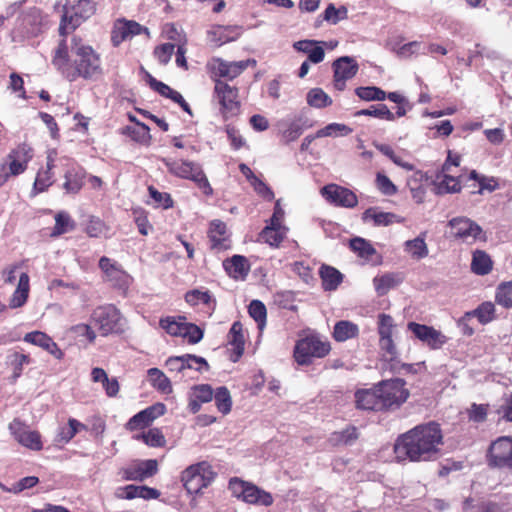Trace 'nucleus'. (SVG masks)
<instances>
[{"label":"nucleus","mask_w":512,"mask_h":512,"mask_svg":"<svg viewBox=\"0 0 512 512\" xmlns=\"http://www.w3.org/2000/svg\"><path fill=\"white\" fill-rule=\"evenodd\" d=\"M55 69L69 82L96 81L104 75L101 55L78 36L60 38L51 59Z\"/></svg>","instance_id":"nucleus-1"},{"label":"nucleus","mask_w":512,"mask_h":512,"mask_svg":"<svg viewBox=\"0 0 512 512\" xmlns=\"http://www.w3.org/2000/svg\"><path fill=\"white\" fill-rule=\"evenodd\" d=\"M442 444L440 425L429 422L417 425L400 435L394 444V453L399 461H431L438 457Z\"/></svg>","instance_id":"nucleus-2"},{"label":"nucleus","mask_w":512,"mask_h":512,"mask_svg":"<svg viewBox=\"0 0 512 512\" xmlns=\"http://www.w3.org/2000/svg\"><path fill=\"white\" fill-rule=\"evenodd\" d=\"M96 12L95 0H78L71 6H64L58 33L60 38L68 39L83 22L92 17Z\"/></svg>","instance_id":"nucleus-3"},{"label":"nucleus","mask_w":512,"mask_h":512,"mask_svg":"<svg viewBox=\"0 0 512 512\" xmlns=\"http://www.w3.org/2000/svg\"><path fill=\"white\" fill-rule=\"evenodd\" d=\"M162 161L170 174L193 181L206 196L213 194V188L199 163L175 159H163Z\"/></svg>","instance_id":"nucleus-4"},{"label":"nucleus","mask_w":512,"mask_h":512,"mask_svg":"<svg viewBox=\"0 0 512 512\" xmlns=\"http://www.w3.org/2000/svg\"><path fill=\"white\" fill-rule=\"evenodd\" d=\"M490 469L512 473V436H499L493 440L485 453Z\"/></svg>","instance_id":"nucleus-5"},{"label":"nucleus","mask_w":512,"mask_h":512,"mask_svg":"<svg viewBox=\"0 0 512 512\" xmlns=\"http://www.w3.org/2000/svg\"><path fill=\"white\" fill-rule=\"evenodd\" d=\"M216 473L207 461L188 466L181 473V481L189 494H198L215 479Z\"/></svg>","instance_id":"nucleus-6"},{"label":"nucleus","mask_w":512,"mask_h":512,"mask_svg":"<svg viewBox=\"0 0 512 512\" xmlns=\"http://www.w3.org/2000/svg\"><path fill=\"white\" fill-rule=\"evenodd\" d=\"M228 488L234 497L247 504L268 507L274 502L270 492L237 477L230 479Z\"/></svg>","instance_id":"nucleus-7"},{"label":"nucleus","mask_w":512,"mask_h":512,"mask_svg":"<svg viewBox=\"0 0 512 512\" xmlns=\"http://www.w3.org/2000/svg\"><path fill=\"white\" fill-rule=\"evenodd\" d=\"M330 351L329 341H324L315 335H309L296 342L293 357L299 365H310L313 358H324Z\"/></svg>","instance_id":"nucleus-8"},{"label":"nucleus","mask_w":512,"mask_h":512,"mask_svg":"<svg viewBox=\"0 0 512 512\" xmlns=\"http://www.w3.org/2000/svg\"><path fill=\"white\" fill-rule=\"evenodd\" d=\"M214 95L220 105V113L224 120L240 114L241 102L238 87L229 85L226 81L217 80L214 85Z\"/></svg>","instance_id":"nucleus-9"},{"label":"nucleus","mask_w":512,"mask_h":512,"mask_svg":"<svg viewBox=\"0 0 512 512\" xmlns=\"http://www.w3.org/2000/svg\"><path fill=\"white\" fill-rule=\"evenodd\" d=\"M380 392L384 411L398 409L410 396L406 382L401 378L380 381Z\"/></svg>","instance_id":"nucleus-10"},{"label":"nucleus","mask_w":512,"mask_h":512,"mask_svg":"<svg viewBox=\"0 0 512 512\" xmlns=\"http://www.w3.org/2000/svg\"><path fill=\"white\" fill-rule=\"evenodd\" d=\"M91 321L97 327L101 336L117 334L123 331L121 314L114 305H103L93 310Z\"/></svg>","instance_id":"nucleus-11"},{"label":"nucleus","mask_w":512,"mask_h":512,"mask_svg":"<svg viewBox=\"0 0 512 512\" xmlns=\"http://www.w3.org/2000/svg\"><path fill=\"white\" fill-rule=\"evenodd\" d=\"M448 226L452 229V235L465 243L473 244L477 241H487L486 233L481 226L467 217H454L449 220Z\"/></svg>","instance_id":"nucleus-12"},{"label":"nucleus","mask_w":512,"mask_h":512,"mask_svg":"<svg viewBox=\"0 0 512 512\" xmlns=\"http://www.w3.org/2000/svg\"><path fill=\"white\" fill-rule=\"evenodd\" d=\"M98 266L104 274V281L122 293H126L132 283V277L120 264L107 256H102Z\"/></svg>","instance_id":"nucleus-13"},{"label":"nucleus","mask_w":512,"mask_h":512,"mask_svg":"<svg viewBox=\"0 0 512 512\" xmlns=\"http://www.w3.org/2000/svg\"><path fill=\"white\" fill-rule=\"evenodd\" d=\"M251 63H255L254 60H241V61H225L221 58H214L208 64L210 77L214 81L222 80V78L232 81L240 76Z\"/></svg>","instance_id":"nucleus-14"},{"label":"nucleus","mask_w":512,"mask_h":512,"mask_svg":"<svg viewBox=\"0 0 512 512\" xmlns=\"http://www.w3.org/2000/svg\"><path fill=\"white\" fill-rule=\"evenodd\" d=\"M158 472V461L156 459L134 460L118 470L122 481L142 482L147 478L156 475Z\"/></svg>","instance_id":"nucleus-15"},{"label":"nucleus","mask_w":512,"mask_h":512,"mask_svg":"<svg viewBox=\"0 0 512 512\" xmlns=\"http://www.w3.org/2000/svg\"><path fill=\"white\" fill-rule=\"evenodd\" d=\"M140 34L150 37L149 29L140 23L125 18L117 19L111 30V43L114 47H118L124 41Z\"/></svg>","instance_id":"nucleus-16"},{"label":"nucleus","mask_w":512,"mask_h":512,"mask_svg":"<svg viewBox=\"0 0 512 512\" xmlns=\"http://www.w3.org/2000/svg\"><path fill=\"white\" fill-rule=\"evenodd\" d=\"M332 68L333 86L337 91H343L346 88V82L358 73L359 65L354 58L342 56L332 63Z\"/></svg>","instance_id":"nucleus-17"},{"label":"nucleus","mask_w":512,"mask_h":512,"mask_svg":"<svg viewBox=\"0 0 512 512\" xmlns=\"http://www.w3.org/2000/svg\"><path fill=\"white\" fill-rule=\"evenodd\" d=\"M407 329L413 333L416 339L427 345L432 350L442 348L447 342V337L432 326L419 324L417 322H408Z\"/></svg>","instance_id":"nucleus-18"},{"label":"nucleus","mask_w":512,"mask_h":512,"mask_svg":"<svg viewBox=\"0 0 512 512\" xmlns=\"http://www.w3.org/2000/svg\"><path fill=\"white\" fill-rule=\"evenodd\" d=\"M9 430L14 439L22 446L33 451L42 450L43 443L40 433L36 430H30L21 420L14 419L9 424Z\"/></svg>","instance_id":"nucleus-19"},{"label":"nucleus","mask_w":512,"mask_h":512,"mask_svg":"<svg viewBox=\"0 0 512 512\" xmlns=\"http://www.w3.org/2000/svg\"><path fill=\"white\" fill-rule=\"evenodd\" d=\"M322 196L335 206L353 208L358 204V198L350 189L337 184H328L321 189Z\"/></svg>","instance_id":"nucleus-20"},{"label":"nucleus","mask_w":512,"mask_h":512,"mask_svg":"<svg viewBox=\"0 0 512 512\" xmlns=\"http://www.w3.org/2000/svg\"><path fill=\"white\" fill-rule=\"evenodd\" d=\"M165 413V405L157 403L132 416L125 424L128 431L142 430L151 425V423L159 416Z\"/></svg>","instance_id":"nucleus-21"},{"label":"nucleus","mask_w":512,"mask_h":512,"mask_svg":"<svg viewBox=\"0 0 512 512\" xmlns=\"http://www.w3.org/2000/svg\"><path fill=\"white\" fill-rule=\"evenodd\" d=\"M207 236L210 242V249L213 251H225L231 248V239L227 225L219 220H212L209 224Z\"/></svg>","instance_id":"nucleus-22"},{"label":"nucleus","mask_w":512,"mask_h":512,"mask_svg":"<svg viewBox=\"0 0 512 512\" xmlns=\"http://www.w3.org/2000/svg\"><path fill=\"white\" fill-rule=\"evenodd\" d=\"M380 394V382L371 388L358 389L354 394L356 408L360 410L384 411Z\"/></svg>","instance_id":"nucleus-23"},{"label":"nucleus","mask_w":512,"mask_h":512,"mask_svg":"<svg viewBox=\"0 0 512 512\" xmlns=\"http://www.w3.org/2000/svg\"><path fill=\"white\" fill-rule=\"evenodd\" d=\"M56 151H50L47 155L46 167L41 168L35 178L33 184L34 194L42 193L46 191L54 182L53 180V168L56 166Z\"/></svg>","instance_id":"nucleus-24"},{"label":"nucleus","mask_w":512,"mask_h":512,"mask_svg":"<svg viewBox=\"0 0 512 512\" xmlns=\"http://www.w3.org/2000/svg\"><path fill=\"white\" fill-rule=\"evenodd\" d=\"M242 34V27L238 25H215L208 31L209 40L216 46L237 40Z\"/></svg>","instance_id":"nucleus-25"},{"label":"nucleus","mask_w":512,"mask_h":512,"mask_svg":"<svg viewBox=\"0 0 512 512\" xmlns=\"http://www.w3.org/2000/svg\"><path fill=\"white\" fill-rule=\"evenodd\" d=\"M432 185L436 195L459 193L462 188L458 177L451 175L450 172H444L443 169L436 174Z\"/></svg>","instance_id":"nucleus-26"},{"label":"nucleus","mask_w":512,"mask_h":512,"mask_svg":"<svg viewBox=\"0 0 512 512\" xmlns=\"http://www.w3.org/2000/svg\"><path fill=\"white\" fill-rule=\"evenodd\" d=\"M148 84L152 90L159 93L161 96L171 99L173 102L179 104V106L188 114H192L190 105L185 101L183 96L176 90L172 89L167 84L157 80L152 75L147 74Z\"/></svg>","instance_id":"nucleus-27"},{"label":"nucleus","mask_w":512,"mask_h":512,"mask_svg":"<svg viewBox=\"0 0 512 512\" xmlns=\"http://www.w3.org/2000/svg\"><path fill=\"white\" fill-rule=\"evenodd\" d=\"M115 495L119 499L132 500L135 498H142L145 500H151L158 499L161 493L159 490L148 486H136L129 484L118 488Z\"/></svg>","instance_id":"nucleus-28"},{"label":"nucleus","mask_w":512,"mask_h":512,"mask_svg":"<svg viewBox=\"0 0 512 512\" xmlns=\"http://www.w3.org/2000/svg\"><path fill=\"white\" fill-rule=\"evenodd\" d=\"M228 344L230 348V360L237 362L244 353L245 339L241 322L235 321L228 333Z\"/></svg>","instance_id":"nucleus-29"},{"label":"nucleus","mask_w":512,"mask_h":512,"mask_svg":"<svg viewBox=\"0 0 512 512\" xmlns=\"http://www.w3.org/2000/svg\"><path fill=\"white\" fill-rule=\"evenodd\" d=\"M320 44L327 45L326 42L316 40H299L293 44V48L298 52L308 55V61L314 64L322 62L325 58V51Z\"/></svg>","instance_id":"nucleus-30"},{"label":"nucleus","mask_w":512,"mask_h":512,"mask_svg":"<svg viewBox=\"0 0 512 512\" xmlns=\"http://www.w3.org/2000/svg\"><path fill=\"white\" fill-rule=\"evenodd\" d=\"M223 267L227 274L234 279H245L250 271V264L242 255H233L224 260Z\"/></svg>","instance_id":"nucleus-31"},{"label":"nucleus","mask_w":512,"mask_h":512,"mask_svg":"<svg viewBox=\"0 0 512 512\" xmlns=\"http://www.w3.org/2000/svg\"><path fill=\"white\" fill-rule=\"evenodd\" d=\"M86 172L82 168L70 166L64 175L63 189L68 194H77L84 185Z\"/></svg>","instance_id":"nucleus-32"},{"label":"nucleus","mask_w":512,"mask_h":512,"mask_svg":"<svg viewBox=\"0 0 512 512\" xmlns=\"http://www.w3.org/2000/svg\"><path fill=\"white\" fill-rule=\"evenodd\" d=\"M188 408L192 413H197L203 403H208L213 399V389L209 384H201L193 387Z\"/></svg>","instance_id":"nucleus-33"},{"label":"nucleus","mask_w":512,"mask_h":512,"mask_svg":"<svg viewBox=\"0 0 512 512\" xmlns=\"http://www.w3.org/2000/svg\"><path fill=\"white\" fill-rule=\"evenodd\" d=\"M322 288L325 291H334L343 281V274L333 266L322 264L319 269Z\"/></svg>","instance_id":"nucleus-34"},{"label":"nucleus","mask_w":512,"mask_h":512,"mask_svg":"<svg viewBox=\"0 0 512 512\" xmlns=\"http://www.w3.org/2000/svg\"><path fill=\"white\" fill-rule=\"evenodd\" d=\"M31 362L28 354L10 350L7 355V365L12 369L11 381L14 383L22 375L24 365Z\"/></svg>","instance_id":"nucleus-35"},{"label":"nucleus","mask_w":512,"mask_h":512,"mask_svg":"<svg viewBox=\"0 0 512 512\" xmlns=\"http://www.w3.org/2000/svg\"><path fill=\"white\" fill-rule=\"evenodd\" d=\"M130 119L135 121L136 125L126 126L123 129V134L141 145H149L151 140L149 127L146 124L137 121L133 116H131Z\"/></svg>","instance_id":"nucleus-36"},{"label":"nucleus","mask_w":512,"mask_h":512,"mask_svg":"<svg viewBox=\"0 0 512 512\" xmlns=\"http://www.w3.org/2000/svg\"><path fill=\"white\" fill-rule=\"evenodd\" d=\"M359 335V327L357 324L348 321H338L333 328L332 336L337 342H344L350 339H354Z\"/></svg>","instance_id":"nucleus-37"},{"label":"nucleus","mask_w":512,"mask_h":512,"mask_svg":"<svg viewBox=\"0 0 512 512\" xmlns=\"http://www.w3.org/2000/svg\"><path fill=\"white\" fill-rule=\"evenodd\" d=\"M493 268V261L484 250H475L472 254L471 270L476 275L484 276L489 274Z\"/></svg>","instance_id":"nucleus-38"},{"label":"nucleus","mask_w":512,"mask_h":512,"mask_svg":"<svg viewBox=\"0 0 512 512\" xmlns=\"http://www.w3.org/2000/svg\"><path fill=\"white\" fill-rule=\"evenodd\" d=\"M27 167L15 158H5L0 164V187H2L12 176H18L26 171Z\"/></svg>","instance_id":"nucleus-39"},{"label":"nucleus","mask_w":512,"mask_h":512,"mask_svg":"<svg viewBox=\"0 0 512 512\" xmlns=\"http://www.w3.org/2000/svg\"><path fill=\"white\" fill-rule=\"evenodd\" d=\"M185 316H166L159 320V326L170 336L183 337L184 328L186 326Z\"/></svg>","instance_id":"nucleus-40"},{"label":"nucleus","mask_w":512,"mask_h":512,"mask_svg":"<svg viewBox=\"0 0 512 512\" xmlns=\"http://www.w3.org/2000/svg\"><path fill=\"white\" fill-rule=\"evenodd\" d=\"M288 228L285 226L267 225L260 233V238L271 247H279L286 237Z\"/></svg>","instance_id":"nucleus-41"},{"label":"nucleus","mask_w":512,"mask_h":512,"mask_svg":"<svg viewBox=\"0 0 512 512\" xmlns=\"http://www.w3.org/2000/svg\"><path fill=\"white\" fill-rule=\"evenodd\" d=\"M29 290V275L27 273H22L19 277L18 286L10 300V307L18 308L23 306L28 299Z\"/></svg>","instance_id":"nucleus-42"},{"label":"nucleus","mask_w":512,"mask_h":512,"mask_svg":"<svg viewBox=\"0 0 512 512\" xmlns=\"http://www.w3.org/2000/svg\"><path fill=\"white\" fill-rule=\"evenodd\" d=\"M55 224L51 232L52 237H59L75 229L76 223L69 213L65 211L58 212L55 217Z\"/></svg>","instance_id":"nucleus-43"},{"label":"nucleus","mask_w":512,"mask_h":512,"mask_svg":"<svg viewBox=\"0 0 512 512\" xmlns=\"http://www.w3.org/2000/svg\"><path fill=\"white\" fill-rule=\"evenodd\" d=\"M137 441H143L147 446L162 448L166 445V439L159 428H151L146 432L133 436Z\"/></svg>","instance_id":"nucleus-44"},{"label":"nucleus","mask_w":512,"mask_h":512,"mask_svg":"<svg viewBox=\"0 0 512 512\" xmlns=\"http://www.w3.org/2000/svg\"><path fill=\"white\" fill-rule=\"evenodd\" d=\"M86 429H87V427L84 424H82L81 422H79L78 420H76L74 418H69L68 426L62 427L59 430V432L55 438V441L59 444H67L75 437V435L80 430H86Z\"/></svg>","instance_id":"nucleus-45"},{"label":"nucleus","mask_w":512,"mask_h":512,"mask_svg":"<svg viewBox=\"0 0 512 512\" xmlns=\"http://www.w3.org/2000/svg\"><path fill=\"white\" fill-rule=\"evenodd\" d=\"M147 373L149 382L155 389L164 394L172 392L171 381L160 369L150 368Z\"/></svg>","instance_id":"nucleus-46"},{"label":"nucleus","mask_w":512,"mask_h":512,"mask_svg":"<svg viewBox=\"0 0 512 512\" xmlns=\"http://www.w3.org/2000/svg\"><path fill=\"white\" fill-rule=\"evenodd\" d=\"M405 251L414 259H422L428 255V247L425 242V233L416 237L415 239L408 240L404 244Z\"/></svg>","instance_id":"nucleus-47"},{"label":"nucleus","mask_w":512,"mask_h":512,"mask_svg":"<svg viewBox=\"0 0 512 512\" xmlns=\"http://www.w3.org/2000/svg\"><path fill=\"white\" fill-rule=\"evenodd\" d=\"M495 312V305L490 301H486L481 303L476 309L468 311V316H473V318H477L480 324L486 325L496 319Z\"/></svg>","instance_id":"nucleus-48"},{"label":"nucleus","mask_w":512,"mask_h":512,"mask_svg":"<svg viewBox=\"0 0 512 512\" xmlns=\"http://www.w3.org/2000/svg\"><path fill=\"white\" fill-rule=\"evenodd\" d=\"M359 437L357 427L351 425L342 431L333 432L329 438V441L335 445H350L355 442Z\"/></svg>","instance_id":"nucleus-49"},{"label":"nucleus","mask_w":512,"mask_h":512,"mask_svg":"<svg viewBox=\"0 0 512 512\" xmlns=\"http://www.w3.org/2000/svg\"><path fill=\"white\" fill-rule=\"evenodd\" d=\"M426 175L421 171H416L407 181L412 198L416 203L421 204L424 202L426 190L423 185L413 186V182L426 181Z\"/></svg>","instance_id":"nucleus-50"},{"label":"nucleus","mask_w":512,"mask_h":512,"mask_svg":"<svg viewBox=\"0 0 512 512\" xmlns=\"http://www.w3.org/2000/svg\"><path fill=\"white\" fill-rule=\"evenodd\" d=\"M355 116H372L387 121H393L395 119V114H393L385 104L373 105L368 109L359 110L355 113Z\"/></svg>","instance_id":"nucleus-51"},{"label":"nucleus","mask_w":512,"mask_h":512,"mask_svg":"<svg viewBox=\"0 0 512 512\" xmlns=\"http://www.w3.org/2000/svg\"><path fill=\"white\" fill-rule=\"evenodd\" d=\"M307 103L311 107L325 108L332 104V99L323 89L313 88L307 93Z\"/></svg>","instance_id":"nucleus-52"},{"label":"nucleus","mask_w":512,"mask_h":512,"mask_svg":"<svg viewBox=\"0 0 512 512\" xmlns=\"http://www.w3.org/2000/svg\"><path fill=\"white\" fill-rule=\"evenodd\" d=\"M355 94L364 101H383L386 92L376 86H361L355 89Z\"/></svg>","instance_id":"nucleus-53"},{"label":"nucleus","mask_w":512,"mask_h":512,"mask_svg":"<svg viewBox=\"0 0 512 512\" xmlns=\"http://www.w3.org/2000/svg\"><path fill=\"white\" fill-rule=\"evenodd\" d=\"M373 283L377 294L382 296L388 293L390 289L396 287L400 283V279L394 274H384L380 277H375Z\"/></svg>","instance_id":"nucleus-54"},{"label":"nucleus","mask_w":512,"mask_h":512,"mask_svg":"<svg viewBox=\"0 0 512 512\" xmlns=\"http://www.w3.org/2000/svg\"><path fill=\"white\" fill-rule=\"evenodd\" d=\"M495 301L506 309L512 308V281L503 282L497 287Z\"/></svg>","instance_id":"nucleus-55"},{"label":"nucleus","mask_w":512,"mask_h":512,"mask_svg":"<svg viewBox=\"0 0 512 512\" xmlns=\"http://www.w3.org/2000/svg\"><path fill=\"white\" fill-rule=\"evenodd\" d=\"M217 409L226 415L231 411L232 400L231 395L227 387L221 386L216 389L213 395Z\"/></svg>","instance_id":"nucleus-56"},{"label":"nucleus","mask_w":512,"mask_h":512,"mask_svg":"<svg viewBox=\"0 0 512 512\" xmlns=\"http://www.w3.org/2000/svg\"><path fill=\"white\" fill-rule=\"evenodd\" d=\"M248 313L256 321L258 329L263 330L267 317L265 305L260 300H253L248 307Z\"/></svg>","instance_id":"nucleus-57"},{"label":"nucleus","mask_w":512,"mask_h":512,"mask_svg":"<svg viewBox=\"0 0 512 512\" xmlns=\"http://www.w3.org/2000/svg\"><path fill=\"white\" fill-rule=\"evenodd\" d=\"M350 248L364 259H370L376 253L375 248L365 239L356 237L350 240Z\"/></svg>","instance_id":"nucleus-58"},{"label":"nucleus","mask_w":512,"mask_h":512,"mask_svg":"<svg viewBox=\"0 0 512 512\" xmlns=\"http://www.w3.org/2000/svg\"><path fill=\"white\" fill-rule=\"evenodd\" d=\"M33 152V148L30 145L22 143L8 153V158H15L21 164L25 165V167H28V163L33 158Z\"/></svg>","instance_id":"nucleus-59"},{"label":"nucleus","mask_w":512,"mask_h":512,"mask_svg":"<svg viewBox=\"0 0 512 512\" xmlns=\"http://www.w3.org/2000/svg\"><path fill=\"white\" fill-rule=\"evenodd\" d=\"M469 179L475 180L478 183V193H482L484 190L492 192L499 187L497 178L481 175L477 173L475 170H472L470 172Z\"/></svg>","instance_id":"nucleus-60"},{"label":"nucleus","mask_w":512,"mask_h":512,"mask_svg":"<svg viewBox=\"0 0 512 512\" xmlns=\"http://www.w3.org/2000/svg\"><path fill=\"white\" fill-rule=\"evenodd\" d=\"M379 151L387 156L393 163L397 166L404 168L405 170L411 171L414 169V165L411 164L408 160L405 159V156L397 154L391 146L389 145H381L379 147Z\"/></svg>","instance_id":"nucleus-61"},{"label":"nucleus","mask_w":512,"mask_h":512,"mask_svg":"<svg viewBox=\"0 0 512 512\" xmlns=\"http://www.w3.org/2000/svg\"><path fill=\"white\" fill-rule=\"evenodd\" d=\"M148 193L158 207L170 209L174 205L171 195L167 192H160L154 186L148 187Z\"/></svg>","instance_id":"nucleus-62"},{"label":"nucleus","mask_w":512,"mask_h":512,"mask_svg":"<svg viewBox=\"0 0 512 512\" xmlns=\"http://www.w3.org/2000/svg\"><path fill=\"white\" fill-rule=\"evenodd\" d=\"M488 409V404H471L470 408L467 410L469 420L475 423H482L486 421Z\"/></svg>","instance_id":"nucleus-63"},{"label":"nucleus","mask_w":512,"mask_h":512,"mask_svg":"<svg viewBox=\"0 0 512 512\" xmlns=\"http://www.w3.org/2000/svg\"><path fill=\"white\" fill-rule=\"evenodd\" d=\"M184 298L185 301L191 306H196L199 303L208 305L211 302V295L209 291H201L198 289H193L186 292Z\"/></svg>","instance_id":"nucleus-64"}]
</instances>
